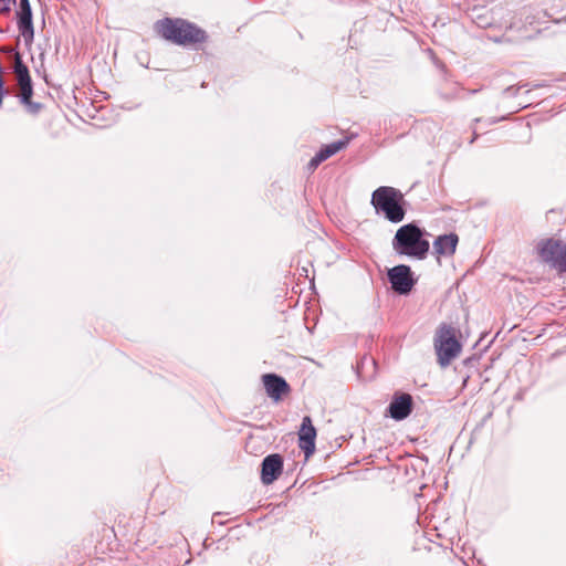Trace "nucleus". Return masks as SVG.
Returning <instances> with one entry per match:
<instances>
[{
    "label": "nucleus",
    "mask_w": 566,
    "mask_h": 566,
    "mask_svg": "<svg viewBox=\"0 0 566 566\" xmlns=\"http://www.w3.org/2000/svg\"><path fill=\"white\" fill-rule=\"evenodd\" d=\"M155 30L164 39L181 46H196L207 40L205 30L179 18L158 20L155 23Z\"/></svg>",
    "instance_id": "f257e3e1"
},
{
    "label": "nucleus",
    "mask_w": 566,
    "mask_h": 566,
    "mask_svg": "<svg viewBox=\"0 0 566 566\" xmlns=\"http://www.w3.org/2000/svg\"><path fill=\"white\" fill-rule=\"evenodd\" d=\"M424 234L426 231L416 223H407L397 230L392 248L400 255L423 260L430 249L429 241L423 238Z\"/></svg>",
    "instance_id": "f03ea898"
},
{
    "label": "nucleus",
    "mask_w": 566,
    "mask_h": 566,
    "mask_svg": "<svg viewBox=\"0 0 566 566\" xmlns=\"http://www.w3.org/2000/svg\"><path fill=\"white\" fill-rule=\"evenodd\" d=\"M370 203L377 214H382L391 223H399L405 219L403 195L394 187H378L371 193Z\"/></svg>",
    "instance_id": "7ed1b4c3"
},
{
    "label": "nucleus",
    "mask_w": 566,
    "mask_h": 566,
    "mask_svg": "<svg viewBox=\"0 0 566 566\" xmlns=\"http://www.w3.org/2000/svg\"><path fill=\"white\" fill-rule=\"evenodd\" d=\"M434 348L440 366H448L461 352V344L457 339L454 329L442 324L434 337Z\"/></svg>",
    "instance_id": "20e7f679"
},
{
    "label": "nucleus",
    "mask_w": 566,
    "mask_h": 566,
    "mask_svg": "<svg viewBox=\"0 0 566 566\" xmlns=\"http://www.w3.org/2000/svg\"><path fill=\"white\" fill-rule=\"evenodd\" d=\"M538 253L544 262L557 270L559 273H566V242L549 238L542 240L537 244Z\"/></svg>",
    "instance_id": "39448f33"
},
{
    "label": "nucleus",
    "mask_w": 566,
    "mask_h": 566,
    "mask_svg": "<svg viewBox=\"0 0 566 566\" xmlns=\"http://www.w3.org/2000/svg\"><path fill=\"white\" fill-rule=\"evenodd\" d=\"M387 276L391 289L400 295L409 294L416 284L411 269L406 264H399L389 269Z\"/></svg>",
    "instance_id": "423d86ee"
},
{
    "label": "nucleus",
    "mask_w": 566,
    "mask_h": 566,
    "mask_svg": "<svg viewBox=\"0 0 566 566\" xmlns=\"http://www.w3.org/2000/svg\"><path fill=\"white\" fill-rule=\"evenodd\" d=\"M13 72L17 77V83L20 88L19 95H23V99L33 95L32 80L28 66L23 63L20 53L14 54Z\"/></svg>",
    "instance_id": "0eeeda50"
},
{
    "label": "nucleus",
    "mask_w": 566,
    "mask_h": 566,
    "mask_svg": "<svg viewBox=\"0 0 566 566\" xmlns=\"http://www.w3.org/2000/svg\"><path fill=\"white\" fill-rule=\"evenodd\" d=\"M283 471V458L279 453L266 455L261 463V481L269 485L273 483Z\"/></svg>",
    "instance_id": "6e6552de"
},
{
    "label": "nucleus",
    "mask_w": 566,
    "mask_h": 566,
    "mask_svg": "<svg viewBox=\"0 0 566 566\" xmlns=\"http://www.w3.org/2000/svg\"><path fill=\"white\" fill-rule=\"evenodd\" d=\"M262 380L268 396L274 401H279L291 390L287 381L276 374H265L262 376Z\"/></svg>",
    "instance_id": "1a4fd4ad"
},
{
    "label": "nucleus",
    "mask_w": 566,
    "mask_h": 566,
    "mask_svg": "<svg viewBox=\"0 0 566 566\" xmlns=\"http://www.w3.org/2000/svg\"><path fill=\"white\" fill-rule=\"evenodd\" d=\"M18 15V29L25 42H31L34 36L32 10L29 0H20Z\"/></svg>",
    "instance_id": "9d476101"
},
{
    "label": "nucleus",
    "mask_w": 566,
    "mask_h": 566,
    "mask_svg": "<svg viewBox=\"0 0 566 566\" xmlns=\"http://www.w3.org/2000/svg\"><path fill=\"white\" fill-rule=\"evenodd\" d=\"M412 411V397L409 394L396 395L387 408L388 415L395 420L406 419Z\"/></svg>",
    "instance_id": "9b49d317"
},
{
    "label": "nucleus",
    "mask_w": 566,
    "mask_h": 566,
    "mask_svg": "<svg viewBox=\"0 0 566 566\" xmlns=\"http://www.w3.org/2000/svg\"><path fill=\"white\" fill-rule=\"evenodd\" d=\"M316 430L312 424L310 417H304L298 434V447L304 451L305 457L308 458L315 450Z\"/></svg>",
    "instance_id": "f8f14e48"
},
{
    "label": "nucleus",
    "mask_w": 566,
    "mask_h": 566,
    "mask_svg": "<svg viewBox=\"0 0 566 566\" xmlns=\"http://www.w3.org/2000/svg\"><path fill=\"white\" fill-rule=\"evenodd\" d=\"M458 241L459 239L455 233L439 235L433 241V251L438 255L450 256L455 252Z\"/></svg>",
    "instance_id": "ddd939ff"
},
{
    "label": "nucleus",
    "mask_w": 566,
    "mask_h": 566,
    "mask_svg": "<svg viewBox=\"0 0 566 566\" xmlns=\"http://www.w3.org/2000/svg\"><path fill=\"white\" fill-rule=\"evenodd\" d=\"M349 143V138L339 139L336 142H333L328 145L323 146L318 150L319 158H322L324 161L338 153L339 150L344 149Z\"/></svg>",
    "instance_id": "4468645a"
},
{
    "label": "nucleus",
    "mask_w": 566,
    "mask_h": 566,
    "mask_svg": "<svg viewBox=\"0 0 566 566\" xmlns=\"http://www.w3.org/2000/svg\"><path fill=\"white\" fill-rule=\"evenodd\" d=\"M20 103L27 108V112L31 115H36L42 109L43 105L38 102H32L31 97H28L27 101L23 99V95H18Z\"/></svg>",
    "instance_id": "2eb2a0df"
},
{
    "label": "nucleus",
    "mask_w": 566,
    "mask_h": 566,
    "mask_svg": "<svg viewBox=\"0 0 566 566\" xmlns=\"http://www.w3.org/2000/svg\"><path fill=\"white\" fill-rule=\"evenodd\" d=\"M17 0H0V14L10 13L13 6H15Z\"/></svg>",
    "instance_id": "dca6fc26"
},
{
    "label": "nucleus",
    "mask_w": 566,
    "mask_h": 566,
    "mask_svg": "<svg viewBox=\"0 0 566 566\" xmlns=\"http://www.w3.org/2000/svg\"><path fill=\"white\" fill-rule=\"evenodd\" d=\"M324 160L319 158V155L316 153V155L310 160L308 168L311 170L316 169Z\"/></svg>",
    "instance_id": "f3484780"
},
{
    "label": "nucleus",
    "mask_w": 566,
    "mask_h": 566,
    "mask_svg": "<svg viewBox=\"0 0 566 566\" xmlns=\"http://www.w3.org/2000/svg\"><path fill=\"white\" fill-rule=\"evenodd\" d=\"M566 22V18H563L560 20H556V23Z\"/></svg>",
    "instance_id": "a211bd4d"
}]
</instances>
